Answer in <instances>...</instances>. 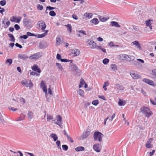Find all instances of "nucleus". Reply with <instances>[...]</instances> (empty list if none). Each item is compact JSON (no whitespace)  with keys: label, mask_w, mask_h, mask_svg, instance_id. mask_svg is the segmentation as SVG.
I'll list each match as a JSON object with an SVG mask.
<instances>
[{"label":"nucleus","mask_w":156,"mask_h":156,"mask_svg":"<svg viewBox=\"0 0 156 156\" xmlns=\"http://www.w3.org/2000/svg\"><path fill=\"white\" fill-rule=\"evenodd\" d=\"M140 112L144 114L147 117L150 116L152 114L149 108L147 107L144 106L140 108Z\"/></svg>","instance_id":"1"},{"label":"nucleus","mask_w":156,"mask_h":156,"mask_svg":"<svg viewBox=\"0 0 156 156\" xmlns=\"http://www.w3.org/2000/svg\"><path fill=\"white\" fill-rule=\"evenodd\" d=\"M104 135L101 132L99 131H96L94 134L93 137L95 140H98L101 142L102 141V138L103 137Z\"/></svg>","instance_id":"2"},{"label":"nucleus","mask_w":156,"mask_h":156,"mask_svg":"<svg viewBox=\"0 0 156 156\" xmlns=\"http://www.w3.org/2000/svg\"><path fill=\"white\" fill-rule=\"evenodd\" d=\"M29 83L27 80H22L21 82V83L23 85L26 86L27 87H29L30 88L32 87L33 86V84L31 83V81L30 80Z\"/></svg>","instance_id":"3"},{"label":"nucleus","mask_w":156,"mask_h":156,"mask_svg":"<svg viewBox=\"0 0 156 156\" xmlns=\"http://www.w3.org/2000/svg\"><path fill=\"white\" fill-rule=\"evenodd\" d=\"M23 23L24 27L27 28L29 29L32 27L30 20L25 18L23 20Z\"/></svg>","instance_id":"4"},{"label":"nucleus","mask_w":156,"mask_h":156,"mask_svg":"<svg viewBox=\"0 0 156 156\" xmlns=\"http://www.w3.org/2000/svg\"><path fill=\"white\" fill-rule=\"evenodd\" d=\"M42 55V53L41 52L37 53L30 56L29 58L31 59H37L41 57Z\"/></svg>","instance_id":"5"},{"label":"nucleus","mask_w":156,"mask_h":156,"mask_svg":"<svg viewBox=\"0 0 156 156\" xmlns=\"http://www.w3.org/2000/svg\"><path fill=\"white\" fill-rule=\"evenodd\" d=\"M37 24L39 28H40L42 30H44L46 27L45 22L43 20L38 21Z\"/></svg>","instance_id":"6"},{"label":"nucleus","mask_w":156,"mask_h":156,"mask_svg":"<svg viewBox=\"0 0 156 156\" xmlns=\"http://www.w3.org/2000/svg\"><path fill=\"white\" fill-rule=\"evenodd\" d=\"M130 75L132 78L134 79H138L140 78H141V76L135 72L133 71L130 72Z\"/></svg>","instance_id":"7"},{"label":"nucleus","mask_w":156,"mask_h":156,"mask_svg":"<svg viewBox=\"0 0 156 156\" xmlns=\"http://www.w3.org/2000/svg\"><path fill=\"white\" fill-rule=\"evenodd\" d=\"M114 88L118 91V92H119V90L122 91L124 90L125 89V87L119 84H115L114 86Z\"/></svg>","instance_id":"8"},{"label":"nucleus","mask_w":156,"mask_h":156,"mask_svg":"<svg viewBox=\"0 0 156 156\" xmlns=\"http://www.w3.org/2000/svg\"><path fill=\"white\" fill-rule=\"evenodd\" d=\"M90 134V132L89 131H85L83 133L82 136L80 137V139L83 140L84 139L87 138Z\"/></svg>","instance_id":"9"},{"label":"nucleus","mask_w":156,"mask_h":156,"mask_svg":"<svg viewBox=\"0 0 156 156\" xmlns=\"http://www.w3.org/2000/svg\"><path fill=\"white\" fill-rule=\"evenodd\" d=\"M71 52L72 54L74 55V56H77L80 55V51L78 49H74L71 50Z\"/></svg>","instance_id":"10"},{"label":"nucleus","mask_w":156,"mask_h":156,"mask_svg":"<svg viewBox=\"0 0 156 156\" xmlns=\"http://www.w3.org/2000/svg\"><path fill=\"white\" fill-rule=\"evenodd\" d=\"M49 44L44 42H41L39 43V47L41 49L45 48L48 47Z\"/></svg>","instance_id":"11"},{"label":"nucleus","mask_w":156,"mask_h":156,"mask_svg":"<svg viewBox=\"0 0 156 156\" xmlns=\"http://www.w3.org/2000/svg\"><path fill=\"white\" fill-rule=\"evenodd\" d=\"M32 69L33 70L39 73L41 72V69L37 65H34L32 67Z\"/></svg>","instance_id":"12"},{"label":"nucleus","mask_w":156,"mask_h":156,"mask_svg":"<svg viewBox=\"0 0 156 156\" xmlns=\"http://www.w3.org/2000/svg\"><path fill=\"white\" fill-rule=\"evenodd\" d=\"M18 57L19 58L23 60H26L29 58L28 56L26 54H23L22 55L19 54Z\"/></svg>","instance_id":"13"},{"label":"nucleus","mask_w":156,"mask_h":156,"mask_svg":"<svg viewBox=\"0 0 156 156\" xmlns=\"http://www.w3.org/2000/svg\"><path fill=\"white\" fill-rule=\"evenodd\" d=\"M88 44L90 45H92V48H95L96 47V43L93 41L89 40L87 41Z\"/></svg>","instance_id":"14"},{"label":"nucleus","mask_w":156,"mask_h":156,"mask_svg":"<svg viewBox=\"0 0 156 156\" xmlns=\"http://www.w3.org/2000/svg\"><path fill=\"white\" fill-rule=\"evenodd\" d=\"M142 81L147 83V84H150V85H153L154 84V82L151 80H149L147 78H144L142 80Z\"/></svg>","instance_id":"15"},{"label":"nucleus","mask_w":156,"mask_h":156,"mask_svg":"<svg viewBox=\"0 0 156 156\" xmlns=\"http://www.w3.org/2000/svg\"><path fill=\"white\" fill-rule=\"evenodd\" d=\"M101 145L100 144H94L93 145V148L95 151L99 152L100 151V150L99 147V146Z\"/></svg>","instance_id":"16"},{"label":"nucleus","mask_w":156,"mask_h":156,"mask_svg":"<svg viewBox=\"0 0 156 156\" xmlns=\"http://www.w3.org/2000/svg\"><path fill=\"white\" fill-rule=\"evenodd\" d=\"M110 25L113 27H120V26L119 25L118 23L115 21H112L110 23Z\"/></svg>","instance_id":"17"},{"label":"nucleus","mask_w":156,"mask_h":156,"mask_svg":"<svg viewBox=\"0 0 156 156\" xmlns=\"http://www.w3.org/2000/svg\"><path fill=\"white\" fill-rule=\"evenodd\" d=\"M99 22L98 20L96 18H94L90 21V23L95 25L98 24Z\"/></svg>","instance_id":"18"},{"label":"nucleus","mask_w":156,"mask_h":156,"mask_svg":"<svg viewBox=\"0 0 156 156\" xmlns=\"http://www.w3.org/2000/svg\"><path fill=\"white\" fill-rule=\"evenodd\" d=\"M98 17L99 18L100 20L102 22H105L108 19V18H107V17H105L100 15H98Z\"/></svg>","instance_id":"19"},{"label":"nucleus","mask_w":156,"mask_h":156,"mask_svg":"<svg viewBox=\"0 0 156 156\" xmlns=\"http://www.w3.org/2000/svg\"><path fill=\"white\" fill-rule=\"evenodd\" d=\"M25 115L24 114H21L20 115V117L17 118L16 119V121H19L23 120L25 119Z\"/></svg>","instance_id":"20"},{"label":"nucleus","mask_w":156,"mask_h":156,"mask_svg":"<svg viewBox=\"0 0 156 156\" xmlns=\"http://www.w3.org/2000/svg\"><path fill=\"white\" fill-rule=\"evenodd\" d=\"M133 45H136L137 48H139L140 49H141V47L140 44L139 43V42L137 41H135L132 42Z\"/></svg>","instance_id":"21"},{"label":"nucleus","mask_w":156,"mask_h":156,"mask_svg":"<svg viewBox=\"0 0 156 156\" xmlns=\"http://www.w3.org/2000/svg\"><path fill=\"white\" fill-rule=\"evenodd\" d=\"M84 148L83 147L80 146L75 148V150L77 151H80L84 150Z\"/></svg>","instance_id":"22"},{"label":"nucleus","mask_w":156,"mask_h":156,"mask_svg":"<svg viewBox=\"0 0 156 156\" xmlns=\"http://www.w3.org/2000/svg\"><path fill=\"white\" fill-rule=\"evenodd\" d=\"M34 114L31 111H29L27 114L28 117L29 119H31L33 117Z\"/></svg>","instance_id":"23"},{"label":"nucleus","mask_w":156,"mask_h":156,"mask_svg":"<svg viewBox=\"0 0 156 156\" xmlns=\"http://www.w3.org/2000/svg\"><path fill=\"white\" fill-rule=\"evenodd\" d=\"M5 122L4 119L3 117L0 112V124L4 125Z\"/></svg>","instance_id":"24"},{"label":"nucleus","mask_w":156,"mask_h":156,"mask_svg":"<svg viewBox=\"0 0 156 156\" xmlns=\"http://www.w3.org/2000/svg\"><path fill=\"white\" fill-rule=\"evenodd\" d=\"M120 56L124 58V60L127 61H129L128 58L129 57V55L126 54H121L120 55Z\"/></svg>","instance_id":"25"},{"label":"nucleus","mask_w":156,"mask_h":156,"mask_svg":"<svg viewBox=\"0 0 156 156\" xmlns=\"http://www.w3.org/2000/svg\"><path fill=\"white\" fill-rule=\"evenodd\" d=\"M118 104L119 106H124L126 104V101H124L121 99H119L118 103Z\"/></svg>","instance_id":"26"},{"label":"nucleus","mask_w":156,"mask_h":156,"mask_svg":"<svg viewBox=\"0 0 156 156\" xmlns=\"http://www.w3.org/2000/svg\"><path fill=\"white\" fill-rule=\"evenodd\" d=\"M50 136L55 141L58 139V137L55 134L51 133L50 135Z\"/></svg>","instance_id":"27"},{"label":"nucleus","mask_w":156,"mask_h":156,"mask_svg":"<svg viewBox=\"0 0 156 156\" xmlns=\"http://www.w3.org/2000/svg\"><path fill=\"white\" fill-rule=\"evenodd\" d=\"M56 43L58 45H60L62 43L61 39L59 37H57L56 39Z\"/></svg>","instance_id":"28"},{"label":"nucleus","mask_w":156,"mask_h":156,"mask_svg":"<svg viewBox=\"0 0 156 156\" xmlns=\"http://www.w3.org/2000/svg\"><path fill=\"white\" fill-rule=\"evenodd\" d=\"M65 26L67 27L68 28V30L69 31L70 33H71L72 32V27L71 24H68L67 25H65Z\"/></svg>","instance_id":"29"},{"label":"nucleus","mask_w":156,"mask_h":156,"mask_svg":"<svg viewBox=\"0 0 156 156\" xmlns=\"http://www.w3.org/2000/svg\"><path fill=\"white\" fill-rule=\"evenodd\" d=\"M92 13H88L87 12L85 13L84 16L86 17H88L89 18H91L92 16Z\"/></svg>","instance_id":"30"},{"label":"nucleus","mask_w":156,"mask_h":156,"mask_svg":"<svg viewBox=\"0 0 156 156\" xmlns=\"http://www.w3.org/2000/svg\"><path fill=\"white\" fill-rule=\"evenodd\" d=\"M56 120L59 123H61L62 122V117L60 115H58L57 116Z\"/></svg>","instance_id":"31"},{"label":"nucleus","mask_w":156,"mask_h":156,"mask_svg":"<svg viewBox=\"0 0 156 156\" xmlns=\"http://www.w3.org/2000/svg\"><path fill=\"white\" fill-rule=\"evenodd\" d=\"M132 64L133 65L136 67H139L141 65L140 64L136 61H133L132 63Z\"/></svg>","instance_id":"32"},{"label":"nucleus","mask_w":156,"mask_h":156,"mask_svg":"<svg viewBox=\"0 0 156 156\" xmlns=\"http://www.w3.org/2000/svg\"><path fill=\"white\" fill-rule=\"evenodd\" d=\"M12 17L14 19V20H16V22L17 23H19L20 21L22 18V17L20 16L18 17V18L14 17V16H13Z\"/></svg>","instance_id":"33"},{"label":"nucleus","mask_w":156,"mask_h":156,"mask_svg":"<svg viewBox=\"0 0 156 156\" xmlns=\"http://www.w3.org/2000/svg\"><path fill=\"white\" fill-rule=\"evenodd\" d=\"M85 83L84 80L82 78H81L80 81V84L79 85V88H80L82 87L83 85Z\"/></svg>","instance_id":"34"},{"label":"nucleus","mask_w":156,"mask_h":156,"mask_svg":"<svg viewBox=\"0 0 156 156\" xmlns=\"http://www.w3.org/2000/svg\"><path fill=\"white\" fill-rule=\"evenodd\" d=\"M111 67L113 71L117 70V66L115 64H112Z\"/></svg>","instance_id":"35"},{"label":"nucleus","mask_w":156,"mask_h":156,"mask_svg":"<svg viewBox=\"0 0 156 156\" xmlns=\"http://www.w3.org/2000/svg\"><path fill=\"white\" fill-rule=\"evenodd\" d=\"M135 59V57L133 56L129 55L128 58L129 62L133 61Z\"/></svg>","instance_id":"36"},{"label":"nucleus","mask_w":156,"mask_h":156,"mask_svg":"<svg viewBox=\"0 0 156 156\" xmlns=\"http://www.w3.org/2000/svg\"><path fill=\"white\" fill-rule=\"evenodd\" d=\"M8 35L9 37L11 39V41L13 42H14L15 41V39L13 35L11 34H9Z\"/></svg>","instance_id":"37"},{"label":"nucleus","mask_w":156,"mask_h":156,"mask_svg":"<svg viewBox=\"0 0 156 156\" xmlns=\"http://www.w3.org/2000/svg\"><path fill=\"white\" fill-rule=\"evenodd\" d=\"M56 66L58 67V68L61 70H63V68L62 67V66L60 64L58 63H56Z\"/></svg>","instance_id":"38"},{"label":"nucleus","mask_w":156,"mask_h":156,"mask_svg":"<svg viewBox=\"0 0 156 156\" xmlns=\"http://www.w3.org/2000/svg\"><path fill=\"white\" fill-rule=\"evenodd\" d=\"M98 104V100H94L92 102V104L95 106L97 105Z\"/></svg>","instance_id":"39"},{"label":"nucleus","mask_w":156,"mask_h":156,"mask_svg":"<svg viewBox=\"0 0 156 156\" xmlns=\"http://www.w3.org/2000/svg\"><path fill=\"white\" fill-rule=\"evenodd\" d=\"M97 48L101 50L104 52L106 53V51L105 49H104L102 48V47L101 46H97Z\"/></svg>","instance_id":"40"},{"label":"nucleus","mask_w":156,"mask_h":156,"mask_svg":"<svg viewBox=\"0 0 156 156\" xmlns=\"http://www.w3.org/2000/svg\"><path fill=\"white\" fill-rule=\"evenodd\" d=\"M49 15L52 16H56V13L54 11H51L49 12Z\"/></svg>","instance_id":"41"},{"label":"nucleus","mask_w":156,"mask_h":156,"mask_svg":"<svg viewBox=\"0 0 156 156\" xmlns=\"http://www.w3.org/2000/svg\"><path fill=\"white\" fill-rule=\"evenodd\" d=\"M109 62V59L108 58H105L103 60V62L104 64H107Z\"/></svg>","instance_id":"42"},{"label":"nucleus","mask_w":156,"mask_h":156,"mask_svg":"<svg viewBox=\"0 0 156 156\" xmlns=\"http://www.w3.org/2000/svg\"><path fill=\"white\" fill-rule=\"evenodd\" d=\"M78 33L80 34L81 36L83 35H86L87 34L85 32L82 30H78Z\"/></svg>","instance_id":"43"},{"label":"nucleus","mask_w":156,"mask_h":156,"mask_svg":"<svg viewBox=\"0 0 156 156\" xmlns=\"http://www.w3.org/2000/svg\"><path fill=\"white\" fill-rule=\"evenodd\" d=\"M84 92L83 90L81 89H79L78 91V94L81 96L84 95Z\"/></svg>","instance_id":"44"},{"label":"nucleus","mask_w":156,"mask_h":156,"mask_svg":"<svg viewBox=\"0 0 156 156\" xmlns=\"http://www.w3.org/2000/svg\"><path fill=\"white\" fill-rule=\"evenodd\" d=\"M12 59H7L6 60L5 63H9V65H10L12 63Z\"/></svg>","instance_id":"45"},{"label":"nucleus","mask_w":156,"mask_h":156,"mask_svg":"<svg viewBox=\"0 0 156 156\" xmlns=\"http://www.w3.org/2000/svg\"><path fill=\"white\" fill-rule=\"evenodd\" d=\"M60 61L62 62H67L69 61H71V62H72L73 60H69L66 59H60Z\"/></svg>","instance_id":"46"},{"label":"nucleus","mask_w":156,"mask_h":156,"mask_svg":"<svg viewBox=\"0 0 156 156\" xmlns=\"http://www.w3.org/2000/svg\"><path fill=\"white\" fill-rule=\"evenodd\" d=\"M62 147L63 149L65 151H67L68 148V146L66 145H63L62 146Z\"/></svg>","instance_id":"47"},{"label":"nucleus","mask_w":156,"mask_h":156,"mask_svg":"<svg viewBox=\"0 0 156 156\" xmlns=\"http://www.w3.org/2000/svg\"><path fill=\"white\" fill-rule=\"evenodd\" d=\"M6 4V1L5 0H2L0 2V4L2 6H4Z\"/></svg>","instance_id":"48"},{"label":"nucleus","mask_w":156,"mask_h":156,"mask_svg":"<svg viewBox=\"0 0 156 156\" xmlns=\"http://www.w3.org/2000/svg\"><path fill=\"white\" fill-rule=\"evenodd\" d=\"M46 86L45 81L44 80H42L41 83V87L42 88Z\"/></svg>","instance_id":"49"},{"label":"nucleus","mask_w":156,"mask_h":156,"mask_svg":"<svg viewBox=\"0 0 156 156\" xmlns=\"http://www.w3.org/2000/svg\"><path fill=\"white\" fill-rule=\"evenodd\" d=\"M47 121H49L50 120L53 119V117L51 115H49L48 114H47Z\"/></svg>","instance_id":"50"},{"label":"nucleus","mask_w":156,"mask_h":156,"mask_svg":"<svg viewBox=\"0 0 156 156\" xmlns=\"http://www.w3.org/2000/svg\"><path fill=\"white\" fill-rule=\"evenodd\" d=\"M153 75L154 76V79L156 80V69H154L152 71Z\"/></svg>","instance_id":"51"},{"label":"nucleus","mask_w":156,"mask_h":156,"mask_svg":"<svg viewBox=\"0 0 156 156\" xmlns=\"http://www.w3.org/2000/svg\"><path fill=\"white\" fill-rule=\"evenodd\" d=\"M37 9L40 10H42L43 9V6L42 5L39 4L37 6Z\"/></svg>","instance_id":"52"},{"label":"nucleus","mask_w":156,"mask_h":156,"mask_svg":"<svg viewBox=\"0 0 156 156\" xmlns=\"http://www.w3.org/2000/svg\"><path fill=\"white\" fill-rule=\"evenodd\" d=\"M56 144L58 148H59L60 149H61V144H60V142L59 140H57L56 143Z\"/></svg>","instance_id":"53"},{"label":"nucleus","mask_w":156,"mask_h":156,"mask_svg":"<svg viewBox=\"0 0 156 156\" xmlns=\"http://www.w3.org/2000/svg\"><path fill=\"white\" fill-rule=\"evenodd\" d=\"M27 35L28 37V36H35V35L33 33H32L29 32H27Z\"/></svg>","instance_id":"54"},{"label":"nucleus","mask_w":156,"mask_h":156,"mask_svg":"<svg viewBox=\"0 0 156 156\" xmlns=\"http://www.w3.org/2000/svg\"><path fill=\"white\" fill-rule=\"evenodd\" d=\"M152 21V20H148L146 21V24L147 26H150L151 24L150 23V22Z\"/></svg>","instance_id":"55"},{"label":"nucleus","mask_w":156,"mask_h":156,"mask_svg":"<svg viewBox=\"0 0 156 156\" xmlns=\"http://www.w3.org/2000/svg\"><path fill=\"white\" fill-rule=\"evenodd\" d=\"M67 139L68 141H69V142H70L71 143H73L74 142V141L72 139V138L69 136V135L67 137Z\"/></svg>","instance_id":"56"},{"label":"nucleus","mask_w":156,"mask_h":156,"mask_svg":"<svg viewBox=\"0 0 156 156\" xmlns=\"http://www.w3.org/2000/svg\"><path fill=\"white\" fill-rule=\"evenodd\" d=\"M98 97L99 98H101V99L103 100L104 101H106L107 100V99H106V98H105V97L104 95H101V96L99 95L98 96Z\"/></svg>","instance_id":"57"},{"label":"nucleus","mask_w":156,"mask_h":156,"mask_svg":"<svg viewBox=\"0 0 156 156\" xmlns=\"http://www.w3.org/2000/svg\"><path fill=\"white\" fill-rule=\"evenodd\" d=\"M20 37L21 39L23 38L24 39H26L28 37L27 35H24L23 36H20Z\"/></svg>","instance_id":"58"},{"label":"nucleus","mask_w":156,"mask_h":156,"mask_svg":"<svg viewBox=\"0 0 156 156\" xmlns=\"http://www.w3.org/2000/svg\"><path fill=\"white\" fill-rule=\"evenodd\" d=\"M152 145L151 144H148L146 143V146L147 148H151L152 147Z\"/></svg>","instance_id":"59"},{"label":"nucleus","mask_w":156,"mask_h":156,"mask_svg":"<svg viewBox=\"0 0 156 156\" xmlns=\"http://www.w3.org/2000/svg\"><path fill=\"white\" fill-rule=\"evenodd\" d=\"M14 27L16 30H18L20 28V26L18 24H16L14 25Z\"/></svg>","instance_id":"60"},{"label":"nucleus","mask_w":156,"mask_h":156,"mask_svg":"<svg viewBox=\"0 0 156 156\" xmlns=\"http://www.w3.org/2000/svg\"><path fill=\"white\" fill-rule=\"evenodd\" d=\"M42 88L43 90L44 91V92H45V94L46 95L47 93V88L46 86Z\"/></svg>","instance_id":"61"},{"label":"nucleus","mask_w":156,"mask_h":156,"mask_svg":"<svg viewBox=\"0 0 156 156\" xmlns=\"http://www.w3.org/2000/svg\"><path fill=\"white\" fill-rule=\"evenodd\" d=\"M38 38H42L43 37H45L46 35H45V34H38Z\"/></svg>","instance_id":"62"},{"label":"nucleus","mask_w":156,"mask_h":156,"mask_svg":"<svg viewBox=\"0 0 156 156\" xmlns=\"http://www.w3.org/2000/svg\"><path fill=\"white\" fill-rule=\"evenodd\" d=\"M72 69L74 71H77L78 70V68L75 66H73L72 67Z\"/></svg>","instance_id":"63"},{"label":"nucleus","mask_w":156,"mask_h":156,"mask_svg":"<svg viewBox=\"0 0 156 156\" xmlns=\"http://www.w3.org/2000/svg\"><path fill=\"white\" fill-rule=\"evenodd\" d=\"M56 58L58 60H60L61 59V56L59 54H57L56 56Z\"/></svg>","instance_id":"64"}]
</instances>
